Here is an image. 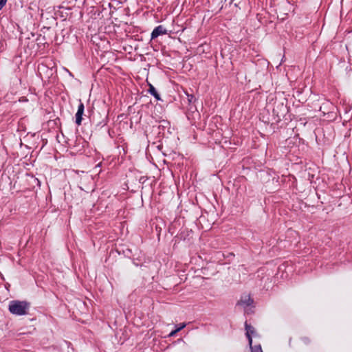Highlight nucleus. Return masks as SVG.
Listing matches in <instances>:
<instances>
[{
    "label": "nucleus",
    "mask_w": 352,
    "mask_h": 352,
    "mask_svg": "<svg viewBox=\"0 0 352 352\" xmlns=\"http://www.w3.org/2000/svg\"><path fill=\"white\" fill-rule=\"evenodd\" d=\"M302 340L305 342V343H306V344L309 343V340L308 338H303Z\"/></svg>",
    "instance_id": "14"
},
{
    "label": "nucleus",
    "mask_w": 352,
    "mask_h": 352,
    "mask_svg": "<svg viewBox=\"0 0 352 352\" xmlns=\"http://www.w3.org/2000/svg\"><path fill=\"white\" fill-rule=\"evenodd\" d=\"M107 116H105V118L101 122L96 124V126L101 127L105 126L107 124Z\"/></svg>",
    "instance_id": "8"
},
{
    "label": "nucleus",
    "mask_w": 352,
    "mask_h": 352,
    "mask_svg": "<svg viewBox=\"0 0 352 352\" xmlns=\"http://www.w3.org/2000/svg\"><path fill=\"white\" fill-rule=\"evenodd\" d=\"M167 34V30L162 25H158L154 28L153 32H151V39H155L157 38L160 35H164Z\"/></svg>",
    "instance_id": "5"
},
{
    "label": "nucleus",
    "mask_w": 352,
    "mask_h": 352,
    "mask_svg": "<svg viewBox=\"0 0 352 352\" xmlns=\"http://www.w3.org/2000/svg\"><path fill=\"white\" fill-rule=\"evenodd\" d=\"M47 69V66L44 64H41V65L38 66V68L40 73L41 71L45 70Z\"/></svg>",
    "instance_id": "10"
},
{
    "label": "nucleus",
    "mask_w": 352,
    "mask_h": 352,
    "mask_svg": "<svg viewBox=\"0 0 352 352\" xmlns=\"http://www.w3.org/2000/svg\"><path fill=\"white\" fill-rule=\"evenodd\" d=\"M257 17H258V21H261V16H260L259 14H257Z\"/></svg>",
    "instance_id": "15"
},
{
    "label": "nucleus",
    "mask_w": 352,
    "mask_h": 352,
    "mask_svg": "<svg viewBox=\"0 0 352 352\" xmlns=\"http://www.w3.org/2000/svg\"><path fill=\"white\" fill-rule=\"evenodd\" d=\"M274 6L272 5V3H270V7H273Z\"/></svg>",
    "instance_id": "16"
},
{
    "label": "nucleus",
    "mask_w": 352,
    "mask_h": 352,
    "mask_svg": "<svg viewBox=\"0 0 352 352\" xmlns=\"http://www.w3.org/2000/svg\"><path fill=\"white\" fill-rule=\"evenodd\" d=\"M236 308L239 310L243 311L246 315H250L254 313L255 308V302L254 299L249 294H243L240 299L236 304Z\"/></svg>",
    "instance_id": "1"
},
{
    "label": "nucleus",
    "mask_w": 352,
    "mask_h": 352,
    "mask_svg": "<svg viewBox=\"0 0 352 352\" xmlns=\"http://www.w3.org/2000/svg\"><path fill=\"white\" fill-rule=\"evenodd\" d=\"M30 303L25 300H14L9 302L8 310L15 316H25L28 314Z\"/></svg>",
    "instance_id": "2"
},
{
    "label": "nucleus",
    "mask_w": 352,
    "mask_h": 352,
    "mask_svg": "<svg viewBox=\"0 0 352 352\" xmlns=\"http://www.w3.org/2000/svg\"><path fill=\"white\" fill-rule=\"evenodd\" d=\"M251 352H263L261 345L260 344L255 345H250Z\"/></svg>",
    "instance_id": "7"
},
{
    "label": "nucleus",
    "mask_w": 352,
    "mask_h": 352,
    "mask_svg": "<svg viewBox=\"0 0 352 352\" xmlns=\"http://www.w3.org/2000/svg\"><path fill=\"white\" fill-rule=\"evenodd\" d=\"M178 331H177V329H175L173 331H172L169 334H168V336L169 337H173L174 336Z\"/></svg>",
    "instance_id": "13"
},
{
    "label": "nucleus",
    "mask_w": 352,
    "mask_h": 352,
    "mask_svg": "<svg viewBox=\"0 0 352 352\" xmlns=\"http://www.w3.org/2000/svg\"><path fill=\"white\" fill-rule=\"evenodd\" d=\"M245 336L248 340L249 345H252V336H254L255 333L254 328L250 324L245 322Z\"/></svg>",
    "instance_id": "4"
},
{
    "label": "nucleus",
    "mask_w": 352,
    "mask_h": 352,
    "mask_svg": "<svg viewBox=\"0 0 352 352\" xmlns=\"http://www.w3.org/2000/svg\"><path fill=\"white\" fill-rule=\"evenodd\" d=\"M84 111H85L84 104L80 100V103H79L78 107V110H77V112H76V113L75 115L76 124L78 126H80L81 124V123H82V115L84 113Z\"/></svg>",
    "instance_id": "3"
},
{
    "label": "nucleus",
    "mask_w": 352,
    "mask_h": 352,
    "mask_svg": "<svg viewBox=\"0 0 352 352\" xmlns=\"http://www.w3.org/2000/svg\"><path fill=\"white\" fill-rule=\"evenodd\" d=\"M8 0H0V10L5 6Z\"/></svg>",
    "instance_id": "12"
},
{
    "label": "nucleus",
    "mask_w": 352,
    "mask_h": 352,
    "mask_svg": "<svg viewBox=\"0 0 352 352\" xmlns=\"http://www.w3.org/2000/svg\"><path fill=\"white\" fill-rule=\"evenodd\" d=\"M188 100L190 103L194 102L196 100L195 97L192 94H188Z\"/></svg>",
    "instance_id": "9"
},
{
    "label": "nucleus",
    "mask_w": 352,
    "mask_h": 352,
    "mask_svg": "<svg viewBox=\"0 0 352 352\" xmlns=\"http://www.w3.org/2000/svg\"><path fill=\"white\" fill-rule=\"evenodd\" d=\"M186 326V323H181L179 326L176 328L177 331L179 332L182 329H183Z\"/></svg>",
    "instance_id": "11"
},
{
    "label": "nucleus",
    "mask_w": 352,
    "mask_h": 352,
    "mask_svg": "<svg viewBox=\"0 0 352 352\" xmlns=\"http://www.w3.org/2000/svg\"><path fill=\"white\" fill-rule=\"evenodd\" d=\"M148 87H149L148 89V93L151 95H152L157 100H162L161 97H160V94L157 93L155 88L151 84H149Z\"/></svg>",
    "instance_id": "6"
}]
</instances>
